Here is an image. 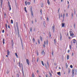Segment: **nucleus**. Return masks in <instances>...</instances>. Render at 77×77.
<instances>
[{
  "mask_svg": "<svg viewBox=\"0 0 77 77\" xmlns=\"http://www.w3.org/2000/svg\"><path fill=\"white\" fill-rule=\"evenodd\" d=\"M5 27H6V29H7V28H8L7 24H5Z\"/></svg>",
  "mask_w": 77,
  "mask_h": 77,
  "instance_id": "48",
  "label": "nucleus"
},
{
  "mask_svg": "<svg viewBox=\"0 0 77 77\" xmlns=\"http://www.w3.org/2000/svg\"><path fill=\"white\" fill-rule=\"evenodd\" d=\"M11 44H14V41L13 40H11Z\"/></svg>",
  "mask_w": 77,
  "mask_h": 77,
  "instance_id": "47",
  "label": "nucleus"
},
{
  "mask_svg": "<svg viewBox=\"0 0 77 77\" xmlns=\"http://www.w3.org/2000/svg\"><path fill=\"white\" fill-rule=\"evenodd\" d=\"M71 71V69H68V73H70V71Z\"/></svg>",
  "mask_w": 77,
  "mask_h": 77,
  "instance_id": "26",
  "label": "nucleus"
},
{
  "mask_svg": "<svg viewBox=\"0 0 77 77\" xmlns=\"http://www.w3.org/2000/svg\"><path fill=\"white\" fill-rule=\"evenodd\" d=\"M32 41H33V42H35V38H33Z\"/></svg>",
  "mask_w": 77,
  "mask_h": 77,
  "instance_id": "32",
  "label": "nucleus"
},
{
  "mask_svg": "<svg viewBox=\"0 0 77 77\" xmlns=\"http://www.w3.org/2000/svg\"><path fill=\"white\" fill-rule=\"evenodd\" d=\"M70 67L71 68H73V66H72V65H70Z\"/></svg>",
  "mask_w": 77,
  "mask_h": 77,
  "instance_id": "37",
  "label": "nucleus"
},
{
  "mask_svg": "<svg viewBox=\"0 0 77 77\" xmlns=\"http://www.w3.org/2000/svg\"><path fill=\"white\" fill-rule=\"evenodd\" d=\"M9 71L8 70L6 72L7 74H8V73H9Z\"/></svg>",
  "mask_w": 77,
  "mask_h": 77,
  "instance_id": "50",
  "label": "nucleus"
},
{
  "mask_svg": "<svg viewBox=\"0 0 77 77\" xmlns=\"http://www.w3.org/2000/svg\"><path fill=\"white\" fill-rule=\"evenodd\" d=\"M63 19H65V14H63Z\"/></svg>",
  "mask_w": 77,
  "mask_h": 77,
  "instance_id": "44",
  "label": "nucleus"
},
{
  "mask_svg": "<svg viewBox=\"0 0 77 77\" xmlns=\"http://www.w3.org/2000/svg\"><path fill=\"white\" fill-rule=\"evenodd\" d=\"M65 23H62L61 25L62 27H63L65 26Z\"/></svg>",
  "mask_w": 77,
  "mask_h": 77,
  "instance_id": "7",
  "label": "nucleus"
},
{
  "mask_svg": "<svg viewBox=\"0 0 77 77\" xmlns=\"http://www.w3.org/2000/svg\"><path fill=\"white\" fill-rule=\"evenodd\" d=\"M70 36H72L73 38H74V37H73L72 36H74V33H72V34H70Z\"/></svg>",
  "mask_w": 77,
  "mask_h": 77,
  "instance_id": "13",
  "label": "nucleus"
},
{
  "mask_svg": "<svg viewBox=\"0 0 77 77\" xmlns=\"http://www.w3.org/2000/svg\"><path fill=\"white\" fill-rule=\"evenodd\" d=\"M27 1H26L25 2V5L26 6H27Z\"/></svg>",
  "mask_w": 77,
  "mask_h": 77,
  "instance_id": "17",
  "label": "nucleus"
},
{
  "mask_svg": "<svg viewBox=\"0 0 77 77\" xmlns=\"http://www.w3.org/2000/svg\"><path fill=\"white\" fill-rule=\"evenodd\" d=\"M54 51L53 50H52V56H54Z\"/></svg>",
  "mask_w": 77,
  "mask_h": 77,
  "instance_id": "18",
  "label": "nucleus"
},
{
  "mask_svg": "<svg viewBox=\"0 0 77 77\" xmlns=\"http://www.w3.org/2000/svg\"><path fill=\"white\" fill-rule=\"evenodd\" d=\"M69 47H70V50H71V45H69Z\"/></svg>",
  "mask_w": 77,
  "mask_h": 77,
  "instance_id": "52",
  "label": "nucleus"
},
{
  "mask_svg": "<svg viewBox=\"0 0 77 77\" xmlns=\"http://www.w3.org/2000/svg\"><path fill=\"white\" fill-rule=\"evenodd\" d=\"M46 77H48V74H47L46 75Z\"/></svg>",
  "mask_w": 77,
  "mask_h": 77,
  "instance_id": "60",
  "label": "nucleus"
},
{
  "mask_svg": "<svg viewBox=\"0 0 77 77\" xmlns=\"http://www.w3.org/2000/svg\"><path fill=\"white\" fill-rule=\"evenodd\" d=\"M15 4L16 6V8H18V4L17 3H16Z\"/></svg>",
  "mask_w": 77,
  "mask_h": 77,
  "instance_id": "35",
  "label": "nucleus"
},
{
  "mask_svg": "<svg viewBox=\"0 0 77 77\" xmlns=\"http://www.w3.org/2000/svg\"><path fill=\"white\" fill-rule=\"evenodd\" d=\"M8 28H9V29H10V26H9V25H8Z\"/></svg>",
  "mask_w": 77,
  "mask_h": 77,
  "instance_id": "64",
  "label": "nucleus"
},
{
  "mask_svg": "<svg viewBox=\"0 0 77 77\" xmlns=\"http://www.w3.org/2000/svg\"><path fill=\"white\" fill-rule=\"evenodd\" d=\"M17 77H20V75H18V74H17Z\"/></svg>",
  "mask_w": 77,
  "mask_h": 77,
  "instance_id": "49",
  "label": "nucleus"
},
{
  "mask_svg": "<svg viewBox=\"0 0 77 77\" xmlns=\"http://www.w3.org/2000/svg\"><path fill=\"white\" fill-rule=\"evenodd\" d=\"M40 39H41V41H42V37H41V36H40Z\"/></svg>",
  "mask_w": 77,
  "mask_h": 77,
  "instance_id": "40",
  "label": "nucleus"
},
{
  "mask_svg": "<svg viewBox=\"0 0 77 77\" xmlns=\"http://www.w3.org/2000/svg\"><path fill=\"white\" fill-rule=\"evenodd\" d=\"M69 32H70V34H71L73 33V32L72 31H70Z\"/></svg>",
  "mask_w": 77,
  "mask_h": 77,
  "instance_id": "39",
  "label": "nucleus"
},
{
  "mask_svg": "<svg viewBox=\"0 0 77 77\" xmlns=\"http://www.w3.org/2000/svg\"><path fill=\"white\" fill-rule=\"evenodd\" d=\"M35 76H34V73L33 72H32V77H34Z\"/></svg>",
  "mask_w": 77,
  "mask_h": 77,
  "instance_id": "36",
  "label": "nucleus"
},
{
  "mask_svg": "<svg viewBox=\"0 0 77 77\" xmlns=\"http://www.w3.org/2000/svg\"><path fill=\"white\" fill-rule=\"evenodd\" d=\"M22 74H23V77H24V72H23L22 73Z\"/></svg>",
  "mask_w": 77,
  "mask_h": 77,
  "instance_id": "57",
  "label": "nucleus"
},
{
  "mask_svg": "<svg viewBox=\"0 0 77 77\" xmlns=\"http://www.w3.org/2000/svg\"><path fill=\"white\" fill-rule=\"evenodd\" d=\"M54 43L56 44V39H54Z\"/></svg>",
  "mask_w": 77,
  "mask_h": 77,
  "instance_id": "43",
  "label": "nucleus"
},
{
  "mask_svg": "<svg viewBox=\"0 0 77 77\" xmlns=\"http://www.w3.org/2000/svg\"><path fill=\"white\" fill-rule=\"evenodd\" d=\"M12 44V47H14V43H11Z\"/></svg>",
  "mask_w": 77,
  "mask_h": 77,
  "instance_id": "62",
  "label": "nucleus"
},
{
  "mask_svg": "<svg viewBox=\"0 0 77 77\" xmlns=\"http://www.w3.org/2000/svg\"><path fill=\"white\" fill-rule=\"evenodd\" d=\"M69 51H70V50H68L67 53H69Z\"/></svg>",
  "mask_w": 77,
  "mask_h": 77,
  "instance_id": "59",
  "label": "nucleus"
},
{
  "mask_svg": "<svg viewBox=\"0 0 77 77\" xmlns=\"http://www.w3.org/2000/svg\"><path fill=\"white\" fill-rule=\"evenodd\" d=\"M1 6L2 7V5L3 3V0H1Z\"/></svg>",
  "mask_w": 77,
  "mask_h": 77,
  "instance_id": "11",
  "label": "nucleus"
},
{
  "mask_svg": "<svg viewBox=\"0 0 77 77\" xmlns=\"http://www.w3.org/2000/svg\"><path fill=\"white\" fill-rule=\"evenodd\" d=\"M26 62L28 65H29V64H30V62H29V60H28V59H26Z\"/></svg>",
  "mask_w": 77,
  "mask_h": 77,
  "instance_id": "4",
  "label": "nucleus"
},
{
  "mask_svg": "<svg viewBox=\"0 0 77 77\" xmlns=\"http://www.w3.org/2000/svg\"><path fill=\"white\" fill-rule=\"evenodd\" d=\"M15 55L16 56V57H17V58H18V55H17V53H15Z\"/></svg>",
  "mask_w": 77,
  "mask_h": 77,
  "instance_id": "22",
  "label": "nucleus"
},
{
  "mask_svg": "<svg viewBox=\"0 0 77 77\" xmlns=\"http://www.w3.org/2000/svg\"><path fill=\"white\" fill-rule=\"evenodd\" d=\"M16 27L17 29V33L19 37H20L19 36V28H18V22H16Z\"/></svg>",
  "mask_w": 77,
  "mask_h": 77,
  "instance_id": "1",
  "label": "nucleus"
},
{
  "mask_svg": "<svg viewBox=\"0 0 77 77\" xmlns=\"http://www.w3.org/2000/svg\"><path fill=\"white\" fill-rule=\"evenodd\" d=\"M30 9L31 12H33V11H32V7H31Z\"/></svg>",
  "mask_w": 77,
  "mask_h": 77,
  "instance_id": "24",
  "label": "nucleus"
},
{
  "mask_svg": "<svg viewBox=\"0 0 77 77\" xmlns=\"http://www.w3.org/2000/svg\"><path fill=\"white\" fill-rule=\"evenodd\" d=\"M71 18L72 19L73 18V13H72V17Z\"/></svg>",
  "mask_w": 77,
  "mask_h": 77,
  "instance_id": "31",
  "label": "nucleus"
},
{
  "mask_svg": "<svg viewBox=\"0 0 77 77\" xmlns=\"http://www.w3.org/2000/svg\"><path fill=\"white\" fill-rule=\"evenodd\" d=\"M73 41H73V44H75L76 42V40L75 39H74L73 40Z\"/></svg>",
  "mask_w": 77,
  "mask_h": 77,
  "instance_id": "10",
  "label": "nucleus"
},
{
  "mask_svg": "<svg viewBox=\"0 0 77 77\" xmlns=\"http://www.w3.org/2000/svg\"><path fill=\"white\" fill-rule=\"evenodd\" d=\"M32 62H35V58H33L32 59Z\"/></svg>",
  "mask_w": 77,
  "mask_h": 77,
  "instance_id": "15",
  "label": "nucleus"
},
{
  "mask_svg": "<svg viewBox=\"0 0 77 77\" xmlns=\"http://www.w3.org/2000/svg\"><path fill=\"white\" fill-rule=\"evenodd\" d=\"M41 62L43 66H44V62H43V61H42Z\"/></svg>",
  "mask_w": 77,
  "mask_h": 77,
  "instance_id": "25",
  "label": "nucleus"
},
{
  "mask_svg": "<svg viewBox=\"0 0 77 77\" xmlns=\"http://www.w3.org/2000/svg\"><path fill=\"white\" fill-rule=\"evenodd\" d=\"M48 5L50 4V1H49V0H48Z\"/></svg>",
  "mask_w": 77,
  "mask_h": 77,
  "instance_id": "23",
  "label": "nucleus"
},
{
  "mask_svg": "<svg viewBox=\"0 0 77 77\" xmlns=\"http://www.w3.org/2000/svg\"><path fill=\"white\" fill-rule=\"evenodd\" d=\"M31 13L32 15V16L33 17L34 16H33V11L31 12Z\"/></svg>",
  "mask_w": 77,
  "mask_h": 77,
  "instance_id": "29",
  "label": "nucleus"
},
{
  "mask_svg": "<svg viewBox=\"0 0 77 77\" xmlns=\"http://www.w3.org/2000/svg\"><path fill=\"white\" fill-rule=\"evenodd\" d=\"M77 69H75V72H77Z\"/></svg>",
  "mask_w": 77,
  "mask_h": 77,
  "instance_id": "63",
  "label": "nucleus"
},
{
  "mask_svg": "<svg viewBox=\"0 0 77 77\" xmlns=\"http://www.w3.org/2000/svg\"><path fill=\"white\" fill-rule=\"evenodd\" d=\"M22 73L24 72V70H23V67H22Z\"/></svg>",
  "mask_w": 77,
  "mask_h": 77,
  "instance_id": "30",
  "label": "nucleus"
},
{
  "mask_svg": "<svg viewBox=\"0 0 77 77\" xmlns=\"http://www.w3.org/2000/svg\"><path fill=\"white\" fill-rule=\"evenodd\" d=\"M7 54L8 56L9 55V50H7Z\"/></svg>",
  "mask_w": 77,
  "mask_h": 77,
  "instance_id": "14",
  "label": "nucleus"
},
{
  "mask_svg": "<svg viewBox=\"0 0 77 77\" xmlns=\"http://www.w3.org/2000/svg\"><path fill=\"white\" fill-rule=\"evenodd\" d=\"M43 24L45 27V21H44L43 22Z\"/></svg>",
  "mask_w": 77,
  "mask_h": 77,
  "instance_id": "12",
  "label": "nucleus"
},
{
  "mask_svg": "<svg viewBox=\"0 0 77 77\" xmlns=\"http://www.w3.org/2000/svg\"><path fill=\"white\" fill-rule=\"evenodd\" d=\"M69 55H67V60H68V59H69Z\"/></svg>",
  "mask_w": 77,
  "mask_h": 77,
  "instance_id": "21",
  "label": "nucleus"
},
{
  "mask_svg": "<svg viewBox=\"0 0 77 77\" xmlns=\"http://www.w3.org/2000/svg\"><path fill=\"white\" fill-rule=\"evenodd\" d=\"M38 43L39 44H40V42L39 41V39H38Z\"/></svg>",
  "mask_w": 77,
  "mask_h": 77,
  "instance_id": "38",
  "label": "nucleus"
},
{
  "mask_svg": "<svg viewBox=\"0 0 77 77\" xmlns=\"http://www.w3.org/2000/svg\"><path fill=\"white\" fill-rule=\"evenodd\" d=\"M71 45H72V41H71Z\"/></svg>",
  "mask_w": 77,
  "mask_h": 77,
  "instance_id": "61",
  "label": "nucleus"
},
{
  "mask_svg": "<svg viewBox=\"0 0 77 77\" xmlns=\"http://www.w3.org/2000/svg\"><path fill=\"white\" fill-rule=\"evenodd\" d=\"M5 39L4 38L3 39V41H2V42L4 45L5 44Z\"/></svg>",
  "mask_w": 77,
  "mask_h": 77,
  "instance_id": "16",
  "label": "nucleus"
},
{
  "mask_svg": "<svg viewBox=\"0 0 77 77\" xmlns=\"http://www.w3.org/2000/svg\"><path fill=\"white\" fill-rule=\"evenodd\" d=\"M49 35H50L49 37H50V38H51V34L50 33V32H49Z\"/></svg>",
  "mask_w": 77,
  "mask_h": 77,
  "instance_id": "45",
  "label": "nucleus"
},
{
  "mask_svg": "<svg viewBox=\"0 0 77 77\" xmlns=\"http://www.w3.org/2000/svg\"><path fill=\"white\" fill-rule=\"evenodd\" d=\"M40 13L41 14H42V9H40Z\"/></svg>",
  "mask_w": 77,
  "mask_h": 77,
  "instance_id": "33",
  "label": "nucleus"
},
{
  "mask_svg": "<svg viewBox=\"0 0 77 77\" xmlns=\"http://www.w3.org/2000/svg\"><path fill=\"white\" fill-rule=\"evenodd\" d=\"M49 73L51 77L52 76V74L51 73V72H49Z\"/></svg>",
  "mask_w": 77,
  "mask_h": 77,
  "instance_id": "27",
  "label": "nucleus"
},
{
  "mask_svg": "<svg viewBox=\"0 0 77 77\" xmlns=\"http://www.w3.org/2000/svg\"><path fill=\"white\" fill-rule=\"evenodd\" d=\"M75 71V69H73L72 70V75H74V72Z\"/></svg>",
  "mask_w": 77,
  "mask_h": 77,
  "instance_id": "6",
  "label": "nucleus"
},
{
  "mask_svg": "<svg viewBox=\"0 0 77 77\" xmlns=\"http://www.w3.org/2000/svg\"><path fill=\"white\" fill-rule=\"evenodd\" d=\"M8 5L9 8V11H11V5H10V2H9V1L8 2Z\"/></svg>",
  "mask_w": 77,
  "mask_h": 77,
  "instance_id": "2",
  "label": "nucleus"
},
{
  "mask_svg": "<svg viewBox=\"0 0 77 77\" xmlns=\"http://www.w3.org/2000/svg\"><path fill=\"white\" fill-rule=\"evenodd\" d=\"M62 34L60 33V40L62 41Z\"/></svg>",
  "mask_w": 77,
  "mask_h": 77,
  "instance_id": "9",
  "label": "nucleus"
},
{
  "mask_svg": "<svg viewBox=\"0 0 77 77\" xmlns=\"http://www.w3.org/2000/svg\"><path fill=\"white\" fill-rule=\"evenodd\" d=\"M74 26L75 27V24H74Z\"/></svg>",
  "mask_w": 77,
  "mask_h": 77,
  "instance_id": "56",
  "label": "nucleus"
},
{
  "mask_svg": "<svg viewBox=\"0 0 77 77\" xmlns=\"http://www.w3.org/2000/svg\"><path fill=\"white\" fill-rule=\"evenodd\" d=\"M55 26L54 25H53L52 27V29L53 30V32H54V29H55V28H54Z\"/></svg>",
  "mask_w": 77,
  "mask_h": 77,
  "instance_id": "5",
  "label": "nucleus"
},
{
  "mask_svg": "<svg viewBox=\"0 0 77 77\" xmlns=\"http://www.w3.org/2000/svg\"><path fill=\"white\" fill-rule=\"evenodd\" d=\"M32 27H31L30 29V32H32Z\"/></svg>",
  "mask_w": 77,
  "mask_h": 77,
  "instance_id": "46",
  "label": "nucleus"
},
{
  "mask_svg": "<svg viewBox=\"0 0 77 77\" xmlns=\"http://www.w3.org/2000/svg\"><path fill=\"white\" fill-rule=\"evenodd\" d=\"M30 5V3L29 2H27V5Z\"/></svg>",
  "mask_w": 77,
  "mask_h": 77,
  "instance_id": "28",
  "label": "nucleus"
},
{
  "mask_svg": "<svg viewBox=\"0 0 77 77\" xmlns=\"http://www.w3.org/2000/svg\"><path fill=\"white\" fill-rule=\"evenodd\" d=\"M24 9L25 11L26 12V13H27V10H26V7H24Z\"/></svg>",
  "mask_w": 77,
  "mask_h": 77,
  "instance_id": "20",
  "label": "nucleus"
},
{
  "mask_svg": "<svg viewBox=\"0 0 77 77\" xmlns=\"http://www.w3.org/2000/svg\"><path fill=\"white\" fill-rule=\"evenodd\" d=\"M74 12L75 14V9H74Z\"/></svg>",
  "mask_w": 77,
  "mask_h": 77,
  "instance_id": "54",
  "label": "nucleus"
},
{
  "mask_svg": "<svg viewBox=\"0 0 77 77\" xmlns=\"http://www.w3.org/2000/svg\"><path fill=\"white\" fill-rule=\"evenodd\" d=\"M20 41L21 42L22 48H23V41H22V39H21V36L20 37Z\"/></svg>",
  "mask_w": 77,
  "mask_h": 77,
  "instance_id": "3",
  "label": "nucleus"
},
{
  "mask_svg": "<svg viewBox=\"0 0 77 77\" xmlns=\"http://www.w3.org/2000/svg\"><path fill=\"white\" fill-rule=\"evenodd\" d=\"M38 60H39V58H38L37 59V62H38Z\"/></svg>",
  "mask_w": 77,
  "mask_h": 77,
  "instance_id": "53",
  "label": "nucleus"
},
{
  "mask_svg": "<svg viewBox=\"0 0 77 77\" xmlns=\"http://www.w3.org/2000/svg\"><path fill=\"white\" fill-rule=\"evenodd\" d=\"M2 33H4L5 32V30L4 29H3L2 31Z\"/></svg>",
  "mask_w": 77,
  "mask_h": 77,
  "instance_id": "55",
  "label": "nucleus"
},
{
  "mask_svg": "<svg viewBox=\"0 0 77 77\" xmlns=\"http://www.w3.org/2000/svg\"><path fill=\"white\" fill-rule=\"evenodd\" d=\"M57 74H58V75H60V72H57Z\"/></svg>",
  "mask_w": 77,
  "mask_h": 77,
  "instance_id": "34",
  "label": "nucleus"
},
{
  "mask_svg": "<svg viewBox=\"0 0 77 77\" xmlns=\"http://www.w3.org/2000/svg\"><path fill=\"white\" fill-rule=\"evenodd\" d=\"M41 3H42V4L41 5V7H42H42H43V5L44 4V3H43V2H42Z\"/></svg>",
  "mask_w": 77,
  "mask_h": 77,
  "instance_id": "19",
  "label": "nucleus"
},
{
  "mask_svg": "<svg viewBox=\"0 0 77 77\" xmlns=\"http://www.w3.org/2000/svg\"><path fill=\"white\" fill-rule=\"evenodd\" d=\"M11 24H13V20H11Z\"/></svg>",
  "mask_w": 77,
  "mask_h": 77,
  "instance_id": "42",
  "label": "nucleus"
},
{
  "mask_svg": "<svg viewBox=\"0 0 77 77\" xmlns=\"http://www.w3.org/2000/svg\"><path fill=\"white\" fill-rule=\"evenodd\" d=\"M15 32H17V29H16V28H15Z\"/></svg>",
  "mask_w": 77,
  "mask_h": 77,
  "instance_id": "58",
  "label": "nucleus"
},
{
  "mask_svg": "<svg viewBox=\"0 0 77 77\" xmlns=\"http://www.w3.org/2000/svg\"><path fill=\"white\" fill-rule=\"evenodd\" d=\"M19 66H21V63H20V62H19Z\"/></svg>",
  "mask_w": 77,
  "mask_h": 77,
  "instance_id": "51",
  "label": "nucleus"
},
{
  "mask_svg": "<svg viewBox=\"0 0 77 77\" xmlns=\"http://www.w3.org/2000/svg\"><path fill=\"white\" fill-rule=\"evenodd\" d=\"M47 64L48 66H49V63H48V61H47Z\"/></svg>",
  "mask_w": 77,
  "mask_h": 77,
  "instance_id": "41",
  "label": "nucleus"
},
{
  "mask_svg": "<svg viewBox=\"0 0 77 77\" xmlns=\"http://www.w3.org/2000/svg\"><path fill=\"white\" fill-rule=\"evenodd\" d=\"M42 55L44 56V55H45V52H44V51H42Z\"/></svg>",
  "mask_w": 77,
  "mask_h": 77,
  "instance_id": "8",
  "label": "nucleus"
}]
</instances>
